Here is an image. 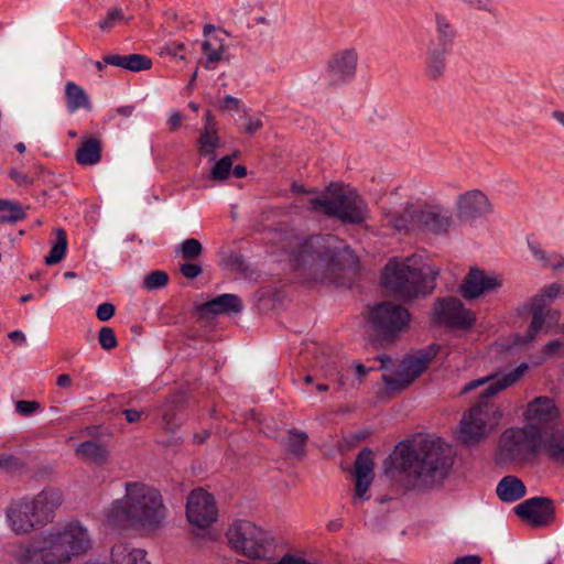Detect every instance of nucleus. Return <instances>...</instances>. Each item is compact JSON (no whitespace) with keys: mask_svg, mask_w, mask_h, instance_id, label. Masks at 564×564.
<instances>
[{"mask_svg":"<svg viewBox=\"0 0 564 564\" xmlns=\"http://www.w3.org/2000/svg\"><path fill=\"white\" fill-rule=\"evenodd\" d=\"M441 438L421 436L397 445L398 470L413 481L415 487L430 488L442 484L453 465Z\"/></svg>","mask_w":564,"mask_h":564,"instance_id":"nucleus-1","label":"nucleus"},{"mask_svg":"<svg viewBox=\"0 0 564 564\" xmlns=\"http://www.w3.org/2000/svg\"><path fill=\"white\" fill-rule=\"evenodd\" d=\"M166 508L159 490L141 482H127L126 496L111 503L107 522L117 529L156 530L163 525Z\"/></svg>","mask_w":564,"mask_h":564,"instance_id":"nucleus-2","label":"nucleus"},{"mask_svg":"<svg viewBox=\"0 0 564 564\" xmlns=\"http://www.w3.org/2000/svg\"><path fill=\"white\" fill-rule=\"evenodd\" d=\"M346 256H352V250L337 236L312 235L302 240L294 238L289 262L294 271L307 273L317 280L340 270Z\"/></svg>","mask_w":564,"mask_h":564,"instance_id":"nucleus-3","label":"nucleus"},{"mask_svg":"<svg viewBox=\"0 0 564 564\" xmlns=\"http://www.w3.org/2000/svg\"><path fill=\"white\" fill-rule=\"evenodd\" d=\"M90 545L87 530L78 522H69L62 531L50 533L43 545H18L12 556L15 564H63L72 556L85 554Z\"/></svg>","mask_w":564,"mask_h":564,"instance_id":"nucleus-4","label":"nucleus"},{"mask_svg":"<svg viewBox=\"0 0 564 564\" xmlns=\"http://www.w3.org/2000/svg\"><path fill=\"white\" fill-rule=\"evenodd\" d=\"M525 362L501 376L488 384L480 393L478 401L464 413L460 421V440L465 444L477 443L486 437L502 419L501 408L494 398L502 390L513 386L528 370Z\"/></svg>","mask_w":564,"mask_h":564,"instance_id":"nucleus-5","label":"nucleus"},{"mask_svg":"<svg viewBox=\"0 0 564 564\" xmlns=\"http://www.w3.org/2000/svg\"><path fill=\"white\" fill-rule=\"evenodd\" d=\"M438 275L440 268L436 265L423 263L415 267L410 258L402 262L391 259L384 265L381 283L397 297L410 301L431 294Z\"/></svg>","mask_w":564,"mask_h":564,"instance_id":"nucleus-6","label":"nucleus"},{"mask_svg":"<svg viewBox=\"0 0 564 564\" xmlns=\"http://www.w3.org/2000/svg\"><path fill=\"white\" fill-rule=\"evenodd\" d=\"M62 491L46 487L35 497L12 500L6 510L11 530L17 534H26L43 528L53 521L55 510L62 505Z\"/></svg>","mask_w":564,"mask_h":564,"instance_id":"nucleus-7","label":"nucleus"},{"mask_svg":"<svg viewBox=\"0 0 564 564\" xmlns=\"http://www.w3.org/2000/svg\"><path fill=\"white\" fill-rule=\"evenodd\" d=\"M313 212L338 219L344 225H360L368 218L366 202L355 192L330 185L326 192L308 200Z\"/></svg>","mask_w":564,"mask_h":564,"instance_id":"nucleus-8","label":"nucleus"},{"mask_svg":"<svg viewBox=\"0 0 564 564\" xmlns=\"http://www.w3.org/2000/svg\"><path fill=\"white\" fill-rule=\"evenodd\" d=\"M542 427L527 424L503 431L497 449L498 463L524 462L539 452Z\"/></svg>","mask_w":564,"mask_h":564,"instance_id":"nucleus-9","label":"nucleus"},{"mask_svg":"<svg viewBox=\"0 0 564 564\" xmlns=\"http://www.w3.org/2000/svg\"><path fill=\"white\" fill-rule=\"evenodd\" d=\"M410 321L409 310L390 301L376 304L368 315L373 339L381 345L393 343L409 327Z\"/></svg>","mask_w":564,"mask_h":564,"instance_id":"nucleus-10","label":"nucleus"},{"mask_svg":"<svg viewBox=\"0 0 564 564\" xmlns=\"http://www.w3.org/2000/svg\"><path fill=\"white\" fill-rule=\"evenodd\" d=\"M230 546L248 558H264L271 551L272 543L268 533L253 522L237 520L227 530Z\"/></svg>","mask_w":564,"mask_h":564,"instance_id":"nucleus-11","label":"nucleus"},{"mask_svg":"<svg viewBox=\"0 0 564 564\" xmlns=\"http://www.w3.org/2000/svg\"><path fill=\"white\" fill-rule=\"evenodd\" d=\"M431 316L434 325L464 330L473 328L477 322L476 314L455 296L437 297L433 303Z\"/></svg>","mask_w":564,"mask_h":564,"instance_id":"nucleus-12","label":"nucleus"},{"mask_svg":"<svg viewBox=\"0 0 564 564\" xmlns=\"http://www.w3.org/2000/svg\"><path fill=\"white\" fill-rule=\"evenodd\" d=\"M408 214L413 225L435 236H445L454 225V217L441 205H413L408 203Z\"/></svg>","mask_w":564,"mask_h":564,"instance_id":"nucleus-13","label":"nucleus"},{"mask_svg":"<svg viewBox=\"0 0 564 564\" xmlns=\"http://www.w3.org/2000/svg\"><path fill=\"white\" fill-rule=\"evenodd\" d=\"M186 517L191 524L199 529L210 527L218 518L215 498L203 488H196L187 497Z\"/></svg>","mask_w":564,"mask_h":564,"instance_id":"nucleus-14","label":"nucleus"},{"mask_svg":"<svg viewBox=\"0 0 564 564\" xmlns=\"http://www.w3.org/2000/svg\"><path fill=\"white\" fill-rule=\"evenodd\" d=\"M514 512L533 527H545L555 519L554 501L547 497H532L514 508Z\"/></svg>","mask_w":564,"mask_h":564,"instance_id":"nucleus-15","label":"nucleus"},{"mask_svg":"<svg viewBox=\"0 0 564 564\" xmlns=\"http://www.w3.org/2000/svg\"><path fill=\"white\" fill-rule=\"evenodd\" d=\"M491 213V203L479 189L468 191L457 198L456 215L460 221L471 223Z\"/></svg>","mask_w":564,"mask_h":564,"instance_id":"nucleus-16","label":"nucleus"},{"mask_svg":"<svg viewBox=\"0 0 564 564\" xmlns=\"http://www.w3.org/2000/svg\"><path fill=\"white\" fill-rule=\"evenodd\" d=\"M501 286V281L488 275L479 268H470L458 288L459 294L467 301L476 300Z\"/></svg>","mask_w":564,"mask_h":564,"instance_id":"nucleus-17","label":"nucleus"},{"mask_svg":"<svg viewBox=\"0 0 564 564\" xmlns=\"http://www.w3.org/2000/svg\"><path fill=\"white\" fill-rule=\"evenodd\" d=\"M373 467V452L368 447L362 448L355 459L354 475L356 479V488L355 496L352 498L354 503H357L359 500L364 501L369 499L366 494L375 478Z\"/></svg>","mask_w":564,"mask_h":564,"instance_id":"nucleus-18","label":"nucleus"},{"mask_svg":"<svg viewBox=\"0 0 564 564\" xmlns=\"http://www.w3.org/2000/svg\"><path fill=\"white\" fill-rule=\"evenodd\" d=\"M358 55L355 48H346L333 55L328 62V74L333 85L346 83L355 77Z\"/></svg>","mask_w":564,"mask_h":564,"instance_id":"nucleus-19","label":"nucleus"},{"mask_svg":"<svg viewBox=\"0 0 564 564\" xmlns=\"http://www.w3.org/2000/svg\"><path fill=\"white\" fill-rule=\"evenodd\" d=\"M243 310L241 299L231 293H225L216 296L196 306V313L200 318H208L210 316L223 314H239Z\"/></svg>","mask_w":564,"mask_h":564,"instance_id":"nucleus-20","label":"nucleus"},{"mask_svg":"<svg viewBox=\"0 0 564 564\" xmlns=\"http://www.w3.org/2000/svg\"><path fill=\"white\" fill-rule=\"evenodd\" d=\"M188 398L184 391L170 394L162 404V420L166 431L175 432L184 422V410Z\"/></svg>","mask_w":564,"mask_h":564,"instance_id":"nucleus-21","label":"nucleus"},{"mask_svg":"<svg viewBox=\"0 0 564 564\" xmlns=\"http://www.w3.org/2000/svg\"><path fill=\"white\" fill-rule=\"evenodd\" d=\"M441 350L437 344H431L422 349H419L412 355H408L400 364V368L405 370L409 376L415 380L421 376L430 366L433 359L436 358Z\"/></svg>","mask_w":564,"mask_h":564,"instance_id":"nucleus-22","label":"nucleus"},{"mask_svg":"<svg viewBox=\"0 0 564 564\" xmlns=\"http://www.w3.org/2000/svg\"><path fill=\"white\" fill-rule=\"evenodd\" d=\"M558 416V412L554 401L549 397L535 398L528 404L525 419L529 424L547 425L554 423Z\"/></svg>","mask_w":564,"mask_h":564,"instance_id":"nucleus-23","label":"nucleus"},{"mask_svg":"<svg viewBox=\"0 0 564 564\" xmlns=\"http://www.w3.org/2000/svg\"><path fill=\"white\" fill-rule=\"evenodd\" d=\"M102 142L99 137L84 135L75 153L79 165L93 166L101 161Z\"/></svg>","mask_w":564,"mask_h":564,"instance_id":"nucleus-24","label":"nucleus"},{"mask_svg":"<svg viewBox=\"0 0 564 564\" xmlns=\"http://www.w3.org/2000/svg\"><path fill=\"white\" fill-rule=\"evenodd\" d=\"M451 50L432 44L426 45L425 74L431 80L441 79L446 70V57Z\"/></svg>","mask_w":564,"mask_h":564,"instance_id":"nucleus-25","label":"nucleus"},{"mask_svg":"<svg viewBox=\"0 0 564 564\" xmlns=\"http://www.w3.org/2000/svg\"><path fill=\"white\" fill-rule=\"evenodd\" d=\"M104 62L111 66L121 67L130 72H142L148 70L152 67V61L150 57L143 54H128V55H119L111 54L105 55Z\"/></svg>","mask_w":564,"mask_h":564,"instance_id":"nucleus-26","label":"nucleus"},{"mask_svg":"<svg viewBox=\"0 0 564 564\" xmlns=\"http://www.w3.org/2000/svg\"><path fill=\"white\" fill-rule=\"evenodd\" d=\"M435 35L429 41V44L452 51L456 29L445 15L438 12L435 13Z\"/></svg>","mask_w":564,"mask_h":564,"instance_id":"nucleus-27","label":"nucleus"},{"mask_svg":"<svg viewBox=\"0 0 564 564\" xmlns=\"http://www.w3.org/2000/svg\"><path fill=\"white\" fill-rule=\"evenodd\" d=\"M496 492L501 501L514 502L525 496L527 488L516 476H506L498 482Z\"/></svg>","mask_w":564,"mask_h":564,"instance_id":"nucleus-28","label":"nucleus"},{"mask_svg":"<svg viewBox=\"0 0 564 564\" xmlns=\"http://www.w3.org/2000/svg\"><path fill=\"white\" fill-rule=\"evenodd\" d=\"M145 551L120 543L111 547V564H149Z\"/></svg>","mask_w":564,"mask_h":564,"instance_id":"nucleus-29","label":"nucleus"},{"mask_svg":"<svg viewBox=\"0 0 564 564\" xmlns=\"http://www.w3.org/2000/svg\"><path fill=\"white\" fill-rule=\"evenodd\" d=\"M65 100L66 108L69 112H75L76 110L83 108L86 110L91 109V104L89 101V97L86 91L73 82L66 83L65 86Z\"/></svg>","mask_w":564,"mask_h":564,"instance_id":"nucleus-30","label":"nucleus"},{"mask_svg":"<svg viewBox=\"0 0 564 564\" xmlns=\"http://www.w3.org/2000/svg\"><path fill=\"white\" fill-rule=\"evenodd\" d=\"M546 307V303L544 302L542 296H534L531 302V313L532 319L527 329L523 343H529L533 340L536 334L541 330L545 317L544 310Z\"/></svg>","mask_w":564,"mask_h":564,"instance_id":"nucleus-31","label":"nucleus"},{"mask_svg":"<svg viewBox=\"0 0 564 564\" xmlns=\"http://www.w3.org/2000/svg\"><path fill=\"white\" fill-rule=\"evenodd\" d=\"M198 153L208 158L209 161L216 160V149L220 147V138L217 130L203 128L198 137Z\"/></svg>","mask_w":564,"mask_h":564,"instance_id":"nucleus-32","label":"nucleus"},{"mask_svg":"<svg viewBox=\"0 0 564 564\" xmlns=\"http://www.w3.org/2000/svg\"><path fill=\"white\" fill-rule=\"evenodd\" d=\"M76 453L96 465H104L108 460L109 456L107 447L94 441L82 442L77 446Z\"/></svg>","mask_w":564,"mask_h":564,"instance_id":"nucleus-33","label":"nucleus"},{"mask_svg":"<svg viewBox=\"0 0 564 564\" xmlns=\"http://www.w3.org/2000/svg\"><path fill=\"white\" fill-rule=\"evenodd\" d=\"M543 448L551 460L564 464V429L551 433L544 440Z\"/></svg>","mask_w":564,"mask_h":564,"instance_id":"nucleus-34","label":"nucleus"},{"mask_svg":"<svg viewBox=\"0 0 564 564\" xmlns=\"http://www.w3.org/2000/svg\"><path fill=\"white\" fill-rule=\"evenodd\" d=\"M308 442V434L297 429H290L288 431V438L285 442V449L289 454L295 457H302Z\"/></svg>","mask_w":564,"mask_h":564,"instance_id":"nucleus-35","label":"nucleus"},{"mask_svg":"<svg viewBox=\"0 0 564 564\" xmlns=\"http://www.w3.org/2000/svg\"><path fill=\"white\" fill-rule=\"evenodd\" d=\"M67 250V236L66 231L62 228L56 229V240L52 246L50 252L44 258V262L46 265H54L61 262Z\"/></svg>","mask_w":564,"mask_h":564,"instance_id":"nucleus-36","label":"nucleus"},{"mask_svg":"<svg viewBox=\"0 0 564 564\" xmlns=\"http://www.w3.org/2000/svg\"><path fill=\"white\" fill-rule=\"evenodd\" d=\"M26 216L23 207L13 200L0 199V223H17Z\"/></svg>","mask_w":564,"mask_h":564,"instance_id":"nucleus-37","label":"nucleus"},{"mask_svg":"<svg viewBox=\"0 0 564 564\" xmlns=\"http://www.w3.org/2000/svg\"><path fill=\"white\" fill-rule=\"evenodd\" d=\"M383 214L386 218V226L397 230L398 232L408 231L410 226L413 225L412 217L408 214V205L403 213L389 210Z\"/></svg>","mask_w":564,"mask_h":564,"instance_id":"nucleus-38","label":"nucleus"},{"mask_svg":"<svg viewBox=\"0 0 564 564\" xmlns=\"http://www.w3.org/2000/svg\"><path fill=\"white\" fill-rule=\"evenodd\" d=\"M382 380L387 389L392 392H401L414 381L402 368H400L394 375H383Z\"/></svg>","mask_w":564,"mask_h":564,"instance_id":"nucleus-39","label":"nucleus"},{"mask_svg":"<svg viewBox=\"0 0 564 564\" xmlns=\"http://www.w3.org/2000/svg\"><path fill=\"white\" fill-rule=\"evenodd\" d=\"M42 171V165L34 166V172H32V170L21 172L18 169L12 167L8 171V175L18 186L28 188L33 185L35 177Z\"/></svg>","mask_w":564,"mask_h":564,"instance_id":"nucleus-40","label":"nucleus"},{"mask_svg":"<svg viewBox=\"0 0 564 564\" xmlns=\"http://www.w3.org/2000/svg\"><path fill=\"white\" fill-rule=\"evenodd\" d=\"M170 276L163 270H154L144 276L142 288L148 291L161 290L169 284Z\"/></svg>","mask_w":564,"mask_h":564,"instance_id":"nucleus-41","label":"nucleus"},{"mask_svg":"<svg viewBox=\"0 0 564 564\" xmlns=\"http://www.w3.org/2000/svg\"><path fill=\"white\" fill-rule=\"evenodd\" d=\"M232 169V159L230 155L221 158L215 163L210 171V180L213 181H225L228 178Z\"/></svg>","mask_w":564,"mask_h":564,"instance_id":"nucleus-42","label":"nucleus"},{"mask_svg":"<svg viewBox=\"0 0 564 564\" xmlns=\"http://www.w3.org/2000/svg\"><path fill=\"white\" fill-rule=\"evenodd\" d=\"M181 253L187 260L197 259L203 252L202 243L195 238L185 239L181 246Z\"/></svg>","mask_w":564,"mask_h":564,"instance_id":"nucleus-43","label":"nucleus"},{"mask_svg":"<svg viewBox=\"0 0 564 564\" xmlns=\"http://www.w3.org/2000/svg\"><path fill=\"white\" fill-rule=\"evenodd\" d=\"M123 20V11L120 8H112L108 11L106 18L99 21L98 26L101 31H110L117 23Z\"/></svg>","mask_w":564,"mask_h":564,"instance_id":"nucleus-44","label":"nucleus"},{"mask_svg":"<svg viewBox=\"0 0 564 564\" xmlns=\"http://www.w3.org/2000/svg\"><path fill=\"white\" fill-rule=\"evenodd\" d=\"M98 341L102 349L112 350L118 346L115 330L111 327L104 326L98 334Z\"/></svg>","mask_w":564,"mask_h":564,"instance_id":"nucleus-45","label":"nucleus"},{"mask_svg":"<svg viewBox=\"0 0 564 564\" xmlns=\"http://www.w3.org/2000/svg\"><path fill=\"white\" fill-rule=\"evenodd\" d=\"M24 466L23 462L11 454H0V470L7 473H14L22 469Z\"/></svg>","mask_w":564,"mask_h":564,"instance_id":"nucleus-46","label":"nucleus"},{"mask_svg":"<svg viewBox=\"0 0 564 564\" xmlns=\"http://www.w3.org/2000/svg\"><path fill=\"white\" fill-rule=\"evenodd\" d=\"M202 50L204 55L206 56L205 67L208 68L209 63H217L221 59L224 46L220 44L218 48H215L209 41H205L202 44Z\"/></svg>","mask_w":564,"mask_h":564,"instance_id":"nucleus-47","label":"nucleus"},{"mask_svg":"<svg viewBox=\"0 0 564 564\" xmlns=\"http://www.w3.org/2000/svg\"><path fill=\"white\" fill-rule=\"evenodd\" d=\"M41 408L40 402L32 400H20L15 402V411L23 416H29L35 413Z\"/></svg>","mask_w":564,"mask_h":564,"instance_id":"nucleus-48","label":"nucleus"},{"mask_svg":"<svg viewBox=\"0 0 564 564\" xmlns=\"http://www.w3.org/2000/svg\"><path fill=\"white\" fill-rule=\"evenodd\" d=\"M501 377H498V373H492V375H489V376H487L485 378L473 380V381L466 383L463 387V389L460 391V394H466V393H468V392H470V391H473V390L484 386L485 383H489L490 384L491 382H494V381H496V380H498Z\"/></svg>","mask_w":564,"mask_h":564,"instance_id":"nucleus-49","label":"nucleus"},{"mask_svg":"<svg viewBox=\"0 0 564 564\" xmlns=\"http://www.w3.org/2000/svg\"><path fill=\"white\" fill-rule=\"evenodd\" d=\"M561 293L564 294V285L560 283H552L550 285L544 286L541 293L536 294L535 296H542L544 302L546 303V300L552 301L556 299Z\"/></svg>","mask_w":564,"mask_h":564,"instance_id":"nucleus-50","label":"nucleus"},{"mask_svg":"<svg viewBox=\"0 0 564 564\" xmlns=\"http://www.w3.org/2000/svg\"><path fill=\"white\" fill-rule=\"evenodd\" d=\"M219 107L224 111H243V112H246L242 101L231 95H226Z\"/></svg>","mask_w":564,"mask_h":564,"instance_id":"nucleus-51","label":"nucleus"},{"mask_svg":"<svg viewBox=\"0 0 564 564\" xmlns=\"http://www.w3.org/2000/svg\"><path fill=\"white\" fill-rule=\"evenodd\" d=\"M180 272L189 280H193L202 274L203 268L197 263L185 262L180 265Z\"/></svg>","mask_w":564,"mask_h":564,"instance_id":"nucleus-52","label":"nucleus"},{"mask_svg":"<svg viewBox=\"0 0 564 564\" xmlns=\"http://www.w3.org/2000/svg\"><path fill=\"white\" fill-rule=\"evenodd\" d=\"M115 313V305L112 303L105 302L97 307L96 316L100 322H107L113 317Z\"/></svg>","mask_w":564,"mask_h":564,"instance_id":"nucleus-53","label":"nucleus"},{"mask_svg":"<svg viewBox=\"0 0 564 564\" xmlns=\"http://www.w3.org/2000/svg\"><path fill=\"white\" fill-rule=\"evenodd\" d=\"M247 119H248V122L246 123L242 132H245L249 135H253L257 131L262 129L263 122L261 119H259V118H257V119L247 118Z\"/></svg>","mask_w":564,"mask_h":564,"instance_id":"nucleus-54","label":"nucleus"},{"mask_svg":"<svg viewBox=\"0 0 564 564\" xmlns=\"http://www.w3.org/2000/svg\"><path fill=\"white\" fill-rule=\"evenodd\" d=\"M121 414L126 416L128 423H137L141 420L143 412L135 409H128L121 411Z\"/></svg>","mask_w":564,"mask_h":564,"instance_id":"nucleus-55","label":"nucleus"},{"mask_svg":"<svg viewBox=\"0 0 564 564\" xmlns=\"http://www.w3.org/2000/svg\"><path fill=\"white\" fill-rule=\"evenodd\" d=\"M481 557L479 555H465L457 557L453 564H480Z\"/></svg>","mask_w":564,"mask_h":564,"instance_id":"nucleus-56","label":"nucleus"},{"mask_svg":"<svg viewBox=\"0 0 564 564\" xmlns=\"http://www.w3.org/2000/svg\"><path fill=\"white\" fill-rule=\"evenodd\" d=\"M181 122H182V116L180 112L175 111V112L171 113L169 121H167V123L170 126V131L171 132L176 131L181 127Z\"/></svg>","mask_w":564,"mask_h":564,"instance_id":"nucleus-57","label":"nucleus"},{"mask_svg":"<svg viewBox=\"0 0 564 564\" xmlns=\"http://www.w3.org/2000/svg\"><path fill=\"white\" fill-rule=\"evenodd\" d=\"M8 337L18 345H23L26 341L25 335L21 330H13L9 333Z\"/></svg>","mask_w":564,"mask_h":564,"instance_id":"nucleus-58","label":"nucleus"},{"mask_svg":"<svg viewBox=\"0 0 564 564\" xmlns=\"http://www.w3.org/2000/svg\"><path fill=\"white\" fill-rule=\"evenodd\" d=\"M204 119H205V126L204 128H209V129H213V130H217V123H216V120L212 113L210 110H206L205 112V116H204Z\"/></svg>","mask_w":564,"mask_h":564,"instance_id":"nucleus-59","label":"nucleus"},{"mask_svg":"<svg viewBox=\"0 0 564 564\" xmlns=\"http://www.w3.org/2000/svg\"><path fill=\"white\" fill-rule=\"evenodd\" d=\"M56 384L61 388H68L72 386V378L67 373H62L57 377Z\"/></svg>","mask_w":564,"mask_h":564,"instance_id":"nucleus-60","label":"nucleus"},{"mask_svg":"<svg viewBox=\"0 0 564 564\" xmlns=\"http://www.w3.org/2000/svg\"><path fill=\"white\" fill-rule=\"evenodd\" d=\"M371 368H366L362 364H357L355 366L357 378L361 381Z\"/></svg>","mask_w":564,"mask_h":564,"instance_id":"nucleus-61","label":"nucleus"},{"mask_svg":"<svg viewBox=\"0 0 564 564\" xmlns=\"http://www.w3.org/2000/svg\"><path fill=\"white\" fill-rule=\"evenodd\" d=\"M232 174L237 178H242L247 175V167L245 165H236L232 169Z\"/></svg>","mask_w":564,"mask_h":564,"instance_id":"nucleus-62","label":"nucleus"},{"mask_svg":"<svg viewBox=\"0 0 564 564\" xmlns=\"http://www.w3.org/2000/svg\"><path fill=\"white\" fill-rule=\"evenodd\" d=\"M185 48V45L183 43H172L167 46V52L174 56L177 55L178 51H183Z\"/></svg>","mask_w":564,"mask_h":564,"instance_id":"nucleus-63","label":"nucleus"},{"mask_svg":"<svg viewBox=\"0 0 564 564\" xmlns=\"http://www.w3.org/2000/svg\"><path fill=\"white\" fill-rule=\"evenodd\" d=\"M561 347V343L558 340H552L549 344H546L544 351L546 354H552L556 351Z\"/></svg>","mask_w":564,"mask_h":564,"instance_id":"nucleus-64","label":"nucleus"}]
</instances>
